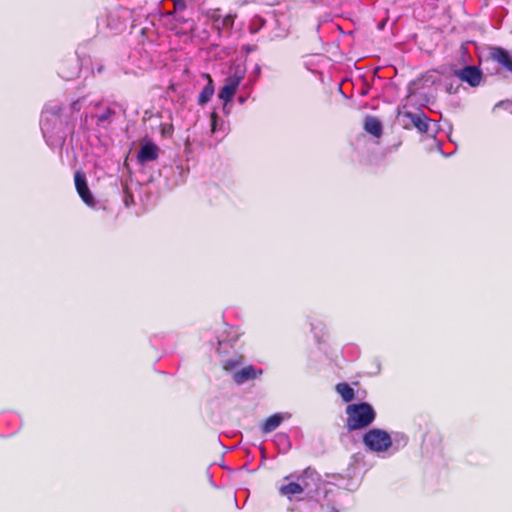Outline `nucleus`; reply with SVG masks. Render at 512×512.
<instances>
[{
  "mask_svg": "<svg viewBox=\"0 0 512 512\" xmlns=\"http://www.w3.org/2000/svg\"><path fill=\"white\" fill-rule=\"evenodd\" d=\"M390 440L392 442L390 454H394L407 446L409 437L404 432L395 431L390 434Z\"/></svg>",
  "mask_w": 512,
  "mask_h": 512,
  "instance_id": "15",
  "label": "nucleus"
},
{
  "mask_svg": "<svg viewBox=\"0 0 512 512\" xmlns=\"http://www.w3.org/2000/svg\"><path fill=\"white\" fill-rule=\"evenodd\" d=\"M242 80L243 75L237 73L225 79V83L218 93V97L223 101L224 106L233 100Z\"/></svg>",
  "mask_w": 512,
  "mask_h": 512,
  "instance_id": "8",
  "label": "nucleus"
},
{
  "mask_svg": "<svg viewBox=\"0 0 512 512\" xmlns=\"http://www.w3.org/2000/svg\"><path fill=\"white\" fill-rule=\"evenodd\" d=\"M132 186L133 185H131V183L128 184L127 182H125L123 184V189H124L123 201H124V204L126 207H130L133 204H135V199H134V195L132 192Z\"/></svg>",
  "mask_w": 512,
  "mask_h": 512,
  "instance_id": "20",
  "label": "nucleus"
},
{
  "mask_svg": "<svg viewBox=\"0 0 512 512\" xmlns=\"http://www.w3.org/2000/svg\"><path fill=\"white\" fill-rule=\"evenodd\" d=\"M217 113L215 111H213L210 115V118H211V124H212V130L214 131L215 130V125H216V120H217Z\"/></svg>",
  "mask_w": 512,
  "mask_h": 512,
  "instance_id": "26",
  "label": "nucleus"
},
{
  "mask_svg": "<svg viewBox=\"0 0 512 512\" xmlns=\"http://www.w3.org/2000/svg\"><path fill=\"white\" fill-rule=\"evenodd\" d=\"M454 74L461 81L467 82L472 87L478 86L482 80V73L475 66H466L463 69L456 70Z\"/></svg>",
  "mask_w": 512,
  "mask_h": 512,
  "instance_id": "10",
  "label": "nucleus"
},
{
  "mask_svg": "<svg viewBox=\"0 0 512 512\" xmlns=\"http://www.w3.org/2000/svg\"><path fill=\"white\" fill-rule=\"evenodd\" d=\"M174 4V9L177 11H183L186 8L185 0H172Z\"/></svg>",
  "mask_w": 512,
  "mask_h": 512,
  "instance_id": "23",
  "label": "nucleus"
},
{
  "mask_svg": "<svg viewBox=\"0 0 512 512\" xmlns=\"http://www.w3.org/2000/svg\"><path fill=\"white\" fill-rule=\"evenodd\" d=\"M489 56L491 60L498 63L507 71L512 72V56L507 50L498 46L491 47L489 49Z\"/></svg>",
  "mask_w": 512,
  "mask_h": 512,
  "instance_id": "11",
  "label": "nucleus"
},
{
  "mask_svg": "<svg viewBox=\"0 0 512 512\" xmlns=\"http://www.w3.org/2000/svg\"><path fill=\"white\" fill-rule=\"evenodd\" d=\"M335 391L341 397L342 401L345 403H350L356 397V393L353 387H351L346 382H341L336 384Z\"/></svg>",
  "mask_w": 512,
  "mask_h": 512,
  "instance_id": "16",
  "label": "nucleus"
},
{
  "mask_svg": "<svg viewBox=\"0 0 512 512\" xmlns=\"http://www.w3.org/2000/svg\"><path fill=\"white\" fill-rule=\"evenodd\" d=\"M158 146L149 139L141 140V148L137 154V160H155L158 157Z\"/></svg>",
  "mask_w": 512,
  "mask_h": 512,
  "instance_id": "12",
  "label": "nucleus"
},
{
  "mask_svg": "<svg viewBox=\"0 0 512 512\" xmlns=\"http://www.w3.org/2000/svg\"><path fill=\"white\" fill-rule=\"evenodd\" d=\"M362 442L367 450L377 454L390 452L392 447L390 433L381 428H372L366 431L362 437Z\"/></svg>",
  "mask_w": 512,
  "mask_h": 512,
  "instance_id": "4",
  "label": "nucleus"
},
{
  "mask_svg": "<svg viewBox=\"0 0 512 512\" xmlns=\"http://www.w3.org/2000/svg\"><path fill=\"white\" fill-rule=\"evenodd\" d=\"M74 183H75L76 191H77L78 195L80 196V198L82 199V201L89 207H92V208L95 207L96 200L88 187L87 178L83 171H80V170L75 171Z\"/></svg>",
  "mask_w": 512,
  "mask_h": 512,
  "instance_id": "7",
  "label": "nucleus"
},
{
  "mask_svg": "<svg viewBox=\"0 0 512 512\" xmlns=\"http://www.w3.org/2000/svg\"><path fill=\"white\" fill-rule=\"evenodd\" d=\"M402 117L404 120H406L404 127L406 129L415 128L420 133H427L430 126V119L427 117V115L422 112L418 111L416 113L406 111L402 114Z\"/></svg>",
  "mask_w": 512,
  "mask_h": 512,
  "instance_id": "6",
  "label": "nucleus"
},
{
  "mask_svg": "<svg viewBox=\"0 0 512 512\" xmlns=\"http://www.w3.org/2000/svg\"><path fill=\"white\" fill-rule=\"evenodd\" d=\"M257 50V46L253 44H245L241 47V51L250 54L252 52H255Z\"/></svg>",
  "mask_w": 512,
  "mask_h": 512,
  "instance_id": "24",
  "label": "nucleus"
},
{
  "mask_svg": "<svg viewBox=\"0 0 512 512\" xmlns=\"http://www.w3.org/2000/svg\"><path fill=\"white\" fill-rule=\"evenodd\" d=\"M363 128L367 133L371 134L375 138H379L382 135V123L375 116H366Z\"/></svg>",
  "mask_w": 512,
  "mask_h": 512,
  "instance_id": "14",
  "label": "nucleus"
},
{
  "mask_svg": "<svg viewBox=\"0 0 512 512\" xmlns=\"http://www.w3.org/2000/svg\"><path fill=\"white\" fill-rule=\"evenodd\" d=\"M231 335L227 339L228 341H236L239 337V334L236 330H234L232 327H230Z\"/></svg>",
  "mask_w": 512,
  "mask_h": 512,
  "instance_id": "25",
  "label": "nucleus"
},
{
  "mask_svg": "<svg viewBox=\"0 0 512 512\" xmlns=\"http://www.w3.org/2000/svg\"><path fill=\"white\" fill-rule=\"evenodd\" d=\"M285 416L281 413H275L271 416H269L263 423L261 430L263 433H271L274 430H276L282 421L284 420Z\"/></svg>",
  "mask_w": 512,
  "mask_h": 512,
  "instance_id": "17",
  "label": "nucleus"
},
{
  "mask_svg": "<svg viewBox=\"0 0 512 512\" xmlns=\"http://www.w3.org/2000/svg\"><path fill=\"white\" fill-rule=\"evenodd\" d=\"M236 15L227 14L222 19V26L225 28H232L234 25Z\"/></svg>",
  "mask_w": 512,
  "mask_h": 512,
  "instance_id": "22",
  "label": "nucleus"
},
{
  "mask_svg": "<svg viewBox=\"0 0 512 512\" xmlns=\"http://www.w3.org/2000/svg\"><path fill=\"white\" fill-rule=\"evenodd\" d=\"M156 166L158 176L164 178L169 188L183 183L189 172L186 162H156Z\"/></svg>",
  "mask_w": 512,
  "mask_h": 512,
  "instance_id": "3",
  "label": "nucleus"
},
{
  "mask_svg": "<svg viewBox=\"0 0 512 512\" xmlns=\"http://www.w3.org/2000/svg\"><path fill=\"white\" fill-rule=\"evenodd\" d=\"M289 477H285L284 481H287ZM306 480L304 477H299L297 482H283L279 488V494L286 497L289 501H300L306 494Z\"/></svg>",
  "mask_w": 512,
  "mask_h": 512,
  "instance_id": "5",
  "label": "nucleus"
},
{
  "mask_svg": "<svg viewBox=\"0 0 512 512\" xmlns=\"http://www.w3.org/2000/svg\"><path fill=\"white\" fill-rule=\"evenodd\" d=\"M329 512H338V510L335 507H331Z\"/></svg>",
  "mask_w": 512,
  "mask_h": 512,
  "instance_id": "28",
  "label": "nucleus"
},
{
  "mask_svg": "<svg viewBox=\"0 0 512 512\" xmlns=\"http://www.w3.org/2000/svg\"><path fill=\"white\" fill-rule=\"evenodd\" d=\"M249 30H250V32H251L252 34H255V33H257V32H258L257 27H254V28H253L252 26H250Z\"/></svg>",
  "mask_w": 512,
  "mask_h": 512,
  "instance_id": "27",
  "label": "nucleus"
},
{
  "mask_svg": "<svg viewBox=\"0 0 512 512\" xmlns=\"http://www.w3.org/2000/svg\"><path fill=\"white\" fill-rule=\"evenodd\" d=\"M154 164L156 162H123L122 173L128 174L131 185H146L158 176Z\"/></svg>",
  "mask_w": 512,
  "mask_h": 512,
  "instance_id": "2",
  "label": "nucleus"
},
{
  "mask_svg": "<svg viewBox=\"0 0 512 512\" xmlns=\"http://www.w3.org/2000/svg\"><path fill=\"white\" fill-rule=\"evenodd\" d=\"M160 133L163 137H171L173 134V126L171 124H160Z\"/></svg>",
  "mask_w": 512,
  "mask_h": 512,
  "instance_id": "21",
  "label": "nucleus"
},
{
  "mask_svg": "<svg viewBox=\"0 0 512 512\" xmlns=\"http://www.w3.org/2000/svg\"><path fill=\"white\" fill-rule=\"evenodd\" d=\"M201 76L207 81V83L200 92L197 103L200 106H204L211 100L215 89L213 79L209 73H203Z\"/></svg>",
  "mask_w": 512,
  "mask_h": 512,
  "instance_id": "13",
  "label": "nucleus"
},
{
  "mask_svg": "<svg viewBox=\"0 0 512 512\" xmlns=\"http://www.w3.org/2000/svg\"><path fill=\"white\" fill-rule=\"evenodd\" d=\"M116 114L115 110L107 107L102 114L96 115L95 118L97 120L98 126L105 127V123H111L112 117Z\"/></svg>",
  "mask_w": 512,
  "mask_h": 512,
  "instance_id": "19",
  "label": "nucleus"
},
{
  "mask_svg": "<svg viewBox=\"0 0 512 512\" xmlns=\"http://www.w3.org/2000/svg\"><path fill=\"white\" fill-rule=\"evenodd\" d=\"M262 373V369H257L253 365H247L235 371L232 375V379L236 384L242 385L248 381L258 378Z\"/></svg>",
  "mask_w": 512,
  "mask_h": 512,
  "instance_id": "9",
  "label": "nucleus"
},
{
  "mask_svg": "<svg viewBox=\"0 0 512 512\" xmlns=\"http://www.w3.org/2000/svg\"><path fill=\"white\" fill-rule=\"evenodd\" d=\"M348 431L362 430L369 427L376 419V411L368 402L348 404L345 409Z\"/></svg>",
  "mask_w": 512,
  "mask_h": 512,
  "instance_id": "1",
  "label": "nucleus"
},
{
  "mask_svg": "<svg viewBox=\"0 0 512 512\" xmlns=\"http://www.w3.org/2000/svg\"><path fill=\"white\" fill-rule=\"evenodd\" d=\"M242 356H234L224 361L223 368L225 371L230 372L232 375L243 364Z\"/></svg>",
  "mask_w": 512,
  "mask_h": 512,
  "instance_id": "18",
  "label": "nucleus"
}]
</instances>
